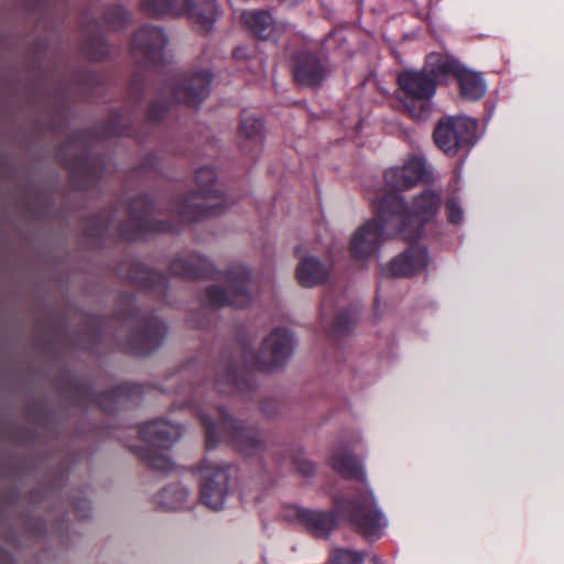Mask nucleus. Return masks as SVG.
Listing matches in <instances>:
<instances>
[{
  "mask_svg": "<svg viewBox=\"0 0 564 564\" xmlns=\"http://www.w3.org/2000/svg\"><path fill=\"white\" fill-rule=\"evenodd\" d=\"M289 457L295 470L303 477H311L315 474L316 467L313 462L305 458L303 453L299 449H292Z\"/></svg>",
  "mask_w": 564,
  "mask_h": 564,
  "instance_id": "obj_31",
  "label": "nucleus"
},
{
  "mask_svg": "<svg viewBox=\"0 0 564 564\" xmlns=\"http://www.w3.org/2000/svg\"><path fill=\"white\" fill-rule=\"evenodd\" d=\"M184 10L199 31L209 32L216 22L217 0H185Z\"/></svg>",
  "mask_w": 564,
  "mask_h": 564,
  "instance_id": "obj_19",
  "label": "nucleus"
},
{
  "mask_svg": "<svg viewBox=\"0 0 564 564\" xmlns=\"http://www.w3.org/2000/svg\"><path fill=\"white\" fill-rule=\"evenodd\" d=\"M355 325V315L351 310H341L334 317L329 327V335L335 338L347 335Z\"/></svg>",
  "mask_w": 564,
  "mask_h": 564,
  "instance_id": "obj_28",
  "label": "nucleus"
},
{
  "mask_svg": "<svg viewBox=\"0 0 564 564\" xmlns=\"http://www.w3.org/2000/svg\"><path fill=\"white\" fill-rule=\"evenodd\" d=\"M332 72L329 58L321 50L304 48L293 56L292 75L299 86L319 88Z\"/></svg>",
  "mask_w": 564,
  "mask_h": 564,
  "instance_id": "obj_14",
  "label": "nucleus"
},
{
  "mask_svg": "<svg viewBox=\"0 0 564 564\" xmlns=\"http://www.w3.org/2000/svg\"><path fill=\"white\" fill-rule=\"evenodd\" d=\"M241 20L257 37L268 40L273 36L274 21L268 11L245 12Z\"/></svg>",
  "mask_w": 564,
  "mask_h": 564,
  "instance_id": "obj_24",
  "label": "nucleus"
},
{
  "mask_svg": "<svg viewBox=\"0 0 564 564\" xmlns=\"http://www.w3.org/2000/svg\"><path fill=\"white\" fill-rule=\"evenodd\" d=\"M332 502V511L296 509V519L314 538L327 539L335 530L338 519L367 541H376L383 535L388 520L369 490L356 495L335 494Z\"/></svg>",
  "mask_w": 564,
  "mask_h": 564,
  "instance_id": "obj_6",
  "label": "nucleus"
},
{
  "mask_svg": "<svg viewBox=\"0 0 564 564\" xmlns=\"http://www.w3.org/2000/svg\"><path fill=\"white\" fill-rule=\"evenodd\" d=\"M429 178V171L423 159L413 156L402 166H394L384 172L386 184L395 191H408Z\"/></svg>",
  "mask_w": 564,
  "mask_h": 564,
  "instance_id": "obj_17",
  "label": "nucleus"
},
{
  "mask_svg": "<svg viewBox=\"0 0 564 564\" xmlns=\"http://www.w3.org/2000/svg\"><path fill=\"white\" fill-rule=\"evenodd\" d=\"M187 492L183 489L165 488L160 494L159 502L169 510H175L178 508V505L185 499Z\"/></svg>",
  "mask_w": 564,
  "mask_h": 564,
  "instance_id": "obj_32",
  "label": "nucleus"
},
{
  "mask_svg": "<svg viewBox=\"0 0 564 564\" xmlns=\"http://www.w3.org/2000/svg\"><path fill=\"white\" fill-rule=\"evenodd\" d=\"M166 44L167 37L160 26L145 24L134 33L131 42L132 55L142 67H151L158 75V96L150 102L142 123L137 124L124 115L111 112L109 121L98 132L100 138L130 137L143 142L145 138L141 129L161 122L172 106L184 104L196 108L207 98L213 73L209 69L182 75L172 72L164 64Z\"/></svg>",
  "mask_w": 564,
  "mask_h": 564,
  "instance_id": "obj_3",
  "label": "nucleus"
},
{
  "mask_svg": "<svg viewBox=\"0 0 564 564\" xmlns=\"http://www.w3.org/2000/svg\"><path fill=\"white\" fill-rule=\"evenodd\" d=\"M216 178L214 169L208 166L198 169L195 173L198 191L171 200L169 205L171 219L152 218V215L160 210L152 196L140 194L128 202L126 220H117L118 204H116L113 208L104 210L89 219L84 227V235L96 241L107 237L134 241L148 234L177 232L181 224L220 215L231 202L220 191L214 188Z\"/></svg>",
  "mask_w": 564,
  "mask_h": 564,
  "instance_id": "obj_2",
  "label": "nucleus"
},
{
  "mask_svg": "<svg viewBox=\"0 0 564 564\" xmlns=\"http://www.w3.org/2000/svg\"><path fill=\"white\" fill-rule=\"evenodd\" d=\"M173 275L186 280L223 279L227 289L212 284L205 289V305L212 308H246L253 300L251 269L240 263L230 264L220 273L214 263L202 254L189 252L175 258L170 263Z\"/></svg>",
  "mask_w": 564,
  "mask_h": 564,
  "instance_id": "obj_7",
  "label": "nucleus"
},
{
  "mask_svg": "<svg viewBox=\"0 0 564 564\" xmlns=\"http://www.w3.org/2000/svg\"><path fill=\"white\" fill-rule=\"evenodd\" d=\"M169 380L175 381L176 380V376H172Z\"/></svg>",
  "mask_w": 564,
  "mask_h": 564,
  "instance_id": "obj_39",
  "label": "nucleus"
},
{
  "mask_svg": "<svg viewBox=\"0 0 564 564\" xmlns=\"http://www.w3.org/2000/svg\"><path fill=\"white\" fill-rule=\"evenodd\" d=\"M87 131H74L69 135V149H61L58 155L63 156L65 167L69 173V183L73 188L86 191L95 187L101 180L106 164L100 156L90 153Z\"/></svg>",
  "mask_w": 564,
  "mask_h": 564,
  "instance_id": "obj_9",
  "label": "nucleus"
},
{
  "mask_svg": "<svg viewBox=\"0 0 564 564\" xmlns=\"http://www.w3.org/2000/svg\"><path fill=\"white\" fill-rule=\"evenodd\" d=\"M459 86V94L464 99L478 100L486 94V83L482 77L465 67L456 77Z\"/></svg>",
  "mask_w": 564,
  "mask_h": 564,
  "instance_id": "obj_23",
  "label": "nucleus"
},
{
  "mask_svg": "<svg viewBox=\"0 0 564 564\" xmlns=\"http://www.w3.org/2000/svg\"><path fill=\"white\" fill-rule=\"evenodd\" d=\"M82 52L90 61H102L109 54V47L104 34L98 31L88 36L82 44Z\"/></svg>",
  "mask_w": 564,
  "mask_h": 564,
  "instance_id": "obj_25",
  "label": "nucleus"
},
{
  "mask_svg": "<svg viewBox=\"0 0 564 564\" xmlns=\"http://www.w3.org/2000/svg\"><path fill=\"white\" fill-rule=\"evenodd\" d=\"M89 508L87 500H80L76 503L75 509L79 517L85 518L87 514L84 512L85 509Z\"/></svg>",
  "mask_w": 564,
  "mask_h": 564,
  "instance_id": "obj_35",
  "label": "nucleus"
},
{
  "mask_svg": "<svg viewBox=\"0 0 564 564\" xmlns=\"http://www.w3.org/2000/svg\"><path fill=\"white\" fill-rule=\"evenodd\" d=\"M119 273L124 274L131 284L148 295L165 301L169 291V280L164 273L153 270L139 261L122 263L119 267Z\"/></svg>",
  "mask_w": 564,
  "mask_h": 564,
  "instance_id": "obj_16",
  "label": "nucleus"
},
{
  "mask_svg": "<svg viewBox=\"0 0 564 564\" xmlns=\"http://www.w3.org/2000/svg\"><path fill=\"white\" fill-rule=\"evenodd\" d=\"M184 427L166 420L156 419L142 424L138 433L145 442L144 446L132 447L138 458L153 470L167 473L173 470L174 463L158 448H170L183 434Z\"/></svg>",
  "mask_w": 564,
  "mask_h": 564,
  "instance_id": "obj_10",
  "label": "nucleus"
},
{
  "mask_svg": "<svg viewBox=\"0 0 564 564\" xmlns=\"http://www.w3.org/2000/svg\"><path fill=\"white\" fill-rule=\"evenodd\" d=\"M140 9L152 18L175 15L177 13V0H141Z\"/></svg>",
  "mask_w": 564,
  "mask_h": 564,
  "instance_id": "obj_26",
  "label": "nucleus"
},
{
  "mask_svg": "<svg viewBox=\"0 0 564 564\" xmlns=\"http://www.w3.org/2000/svg\"><path fill=\"white\" fill-rule=\"evenodd\" d=\"M445 212L449 224L457 225L463 220V209L454 197L446 200Z\"/></svg>",
  "mask_w": 564,
  "mask_h": 564,
  "instance_id": "obj_33",
  "label": "nucleus"
},
{
  "mask_svg": "<svg viewBox=\"0 0 564 564\" xmlns=\"http://www.w3.org/2000/svg\"><path fill=\"white\" fill-rule=\"evenodd\" d=\"M288 459L286 457V454H278L276 457H275V460L279 465H282L285 463V460Z\"/></svg>",
  "mask_w": 564,
  "mask_h": 564,
  "instance_id": "obj_36",
  "label": "nucleus"
},
{
  "mask_svg": "<svg viewBox=\"0 0 564 564\" xmlns=\"http://www.w3.org/2000/svg\"><path fill=\"white\" fill-rule=\"evenodd\" d=\"M72 390L75 401L80 405H96L106 414H115L127 408L128 403L140 399L144 394L145 387L140 383L123 382L110 390L97 393L91 384L74 381Z\"/></svg>",
  "mask_w": 564,
  "mask_h": 564,
  "instance_id": "obj_12",
  "label": "nucleus"
},
{
  "mask_svg": "<svg viewBox=\"0 0 564 564\" xmlns=\"http://www.w3.org/2000/svg\"><path fill=\"white\" fill-rule=\"evenodd\" d=\"M464 66L453 56L443 55L441 53H431L426 56L424 70L435 78L436 85L447 76L453 75L455 78Z\"/></svg>",
  "mask_w": 564,
  "mask_h": 564,
  "instance_id": "obj_22",
  "label": "nucleus"
},
{
  "mask_svg": "<svg viewBox=\"0 0 564 564\" xmlns=\"http://www.w3.org/2000/svg\"><path fill=\"white\" fill-rule=\"evenodd\" d=\"M364 554L344 547H335L329 554V564H364Z\"/></svg>",
  "mask_w": 564,
  "mask_h": 564,
  "instance_id": "obj_30",
  "label": "nucleus"
},
{
  "mask_svg": "<svg viewBox=\"0 0 564 564\" xmlns=\"http://www.w3.org/2000/svg\"><path fill=\"white\" fill-rule=\"evenodd\" d=\"M295 276L302 286L313 288L327 280L328 270L318 258L307 256L299 262Z\"/></svg>",
  "mask_w": 564,
  "mask_h": 564,
  "instance_id": "obj_21",
  "label": "nucleus"
},
{
  "mask_svg": "<svg viewBox=\"0 0 564 564\" xmlns=\"http://www.w3.org/2000/svg\"><path fill=\"white\" fill-rule=\"evenodd\" d=\"M442 197L434 189H424L409 204L395 193L382 195L376 206L375 218L367 220L354 234L349 242V254L355 260H367L378 253L387 238H400L409 242L419 240L425 226L436 216ZM429 262L427 249L411 243L393 258L382 274L406 278L424 270Z\"/></svg>",
  "mask_w": 564,
  "mask_h": 564,
  "instance_id": "obj_1",
  "label": "nucleus"
},
{
  "mask_svg": "<svg viewBox=\"0 0 564 564\" xmlns=\"http://www.w3.org/2000/svg\"><path fill=\"white\" fill-rule=\"evenodd\" d=\"M147 78L148 76L141 69L137 70L131 76L128 84V99L131 102L135 105H140L142 102L147 89Z\"/></svg>",
  "mask_w": 564,
  "mask_h": 564,
  "instance_id": "obj_29",
  "label": "nucleus"
},
{
  "mask_svg": "<svg viewBox=\"0 0 564 564\" xmlns=\"http://www.w3.org/2000/svg\"><path fill=\"white\" fill-rule=\"evenodd\" d=\"M330 467L338 473L343 478L349 480H358L362 482L365 486L357 490L354 495L369 490L372 491L366 485V475L362 470V467L359 460L351 454L347 452L343 453H334L330 456Z\"/></svg>",
  "mask_w": 564,
  "mask_h": 564,
  "instance_id": "obj_20",
  "label": "nucleus"
},
{
  "mask_svg": "<svg viewBox=\"0 0 564 564\" xmlns=\"http://www.w3.org/2000/svg\"><path fill=\"white\" fill-rule=\"evenodd\" d=\"M397 83L400 101L408 113L419 120L426 119L432 110V98L436 93V83L424 68L404 69L398 74Z\"/></svg>",
  "mask_w": 564,
  "mask_h": 564,
  "instance_id": "obj_11",
  "label": "nucleus"
},
{
  "mask_svg": "<svg viewBox=\"0 0 564 564\" xmlns=\"http://www.w3.org/2000/svg\"><path fill=\"white\" fill-rule=\"evenodd\" d=\"M213 412L219 420V427L209 414L198 412L199 422L205 430L207 449H214L220 438L225 437L240 454L248 457L259 456L267 451V444L257 424L232 417L223 405L214 406Z\"/></svg>",
  "mask_w": 564,
  "mask_h": 564,
  "instance_id": "obj_8",
  "label": "nucleus"
},
{
  "mask_svg": "<svg viewBox=\"0 0 564 564\" xmlns=\"http://www.w3.org/2000/svg\"><path fill=\"white\" fill-rule=\"evenodd\" d=\"M45 1L46 0H36V3L34 4V10L40 9Z\"/></svg>",
  "mask_w": 564,
  "mask_h": 564,
  "instance_id": "obj_37",
  "label": "nucleus"
},
{
  "mask_svg": "<svg viewBox=\"0 0 564 564\" xmlns=\"http://www.w3.org/2000/svg\"><path fill=\"white\" fill-rule=\"evenodd\" d=\"M131 18V12L122 6H110L106 8L102 14L104 23L112 31L124 29Z\"/></svg>",
  "mask_w": 564,
  "mask_h": 564,
  "instance_id": "obj_27",
  "label": "nucleus"
},
{
  "mask_svg": "<svg viewBox=\"0 0 564 564\" xmlns=\"http://www.w3.org/2000/svg\"><path fill=\"white\" fill-rule=\"evenodd\" d=\"M160 169V158L156 153L147 154L137 167L139 174H149Z\"/></svg>",
  "mask_w": 564,
  "mask_h": 564,
  "instance_id": "obj_34",
  "label": "nucleus"
},
{
  "mask_svg": "<svg viewBox=\"0 0 564 564\" xmlns=\"http://www.w3.org/2000/svg\"><path fill=\"white\" fill-rule=\"evenodd\" d=\"M299 253H300V247H296L295 248V254L299 257Z\"/></svg>",
  "mask_w": 564,
  "mask_h": 564,
  "instance_id": "obj_38",
  "label": "nucleus"
},
{
  "mask_svg": "<svg viewBox=\"0 0 564 564\" xmlns=\"http://www.w3.org/2000/svg\"><path fill=\"white\" fill-rule=\"evenodd\" d=\"M478 123L466 117H443L435 126L433 140L448 156L469 149L476 142Z\"/></svg>",
  "mask_w": 564,
  "mask_h": 564,
  "instance_id": "obj_13",
  "label": "nucleus"
},
{
  "mask_svg": "<svg viewBox=\"0 0 564 564\" xmlns=\"http://www.w3.org/2000/svg\"><path fill=\"white\" fill-rule=\"evenodd\" d=\"M263 120L249 115L246 110L241 112L238 135L245 139L240 143L241 151L251 158H257L263 144Z\"/></svg>",
  "mask_w": 564,
  "mask_h": 564,
  "instance_id": "obj_18",
  "label": "nucleus"
},
{
  "mask_svg": "<svg viewBox=\"0 0 564 564\" xmlns=\"http://www.w3.org/2000/svg\"><path fill=\"white\" fill-rule=\"evenodd\" d=\"M135 301L132 294L122 293L119 296L115 322L126 328L128 334H112V338L121 351L133 356H148L162 346L169 329L166 323L152 312H142ZM110 324L111 322L98 316L88 317L83 330L86 340L80 347L91 352L96 351L97 347L106 341Z\"/></svg>",
  "mask_w": 564,
  "mask_h": 564,
  "instance_id": "obj_5",
  "label": "nucleus"
},
{
  "mask_svg": "<svg viewBox=\"0 0 564 564\" xmlns=\"http://www.w3.org/2000/svg\"><path fill=\"white\" fill-rule=\"evenodd\" d=\"M293 335L285 327L274 328L262 341L259 351L252 350L247 337L238 340V356L225 350L217 364L215 389L235 394L257 388L253 371H271L286 364L293 354Z\"/></svg>",
  "mask_w": 564,
  "mask_h": 564,
  "instance_id": "obj_4",
  "label": "nucleus"
},
{
  "mask_svg": "<svg viewBox=\"0 0 564 564\" xmlns=\"http://www.w3.org/2000/svg\"><path fill=\"white\" fill-rule=\"evenodd\" d=\"M229 464H213L204 459L198 469L202 473L200 478V501L212 510L224 508L229 488Z\"/></svg>",
  "mask_w": 564,
  "mask_h": 564,
  "instance_id": "obj_15",
  "label": "nucleus"
}]
</instances>
